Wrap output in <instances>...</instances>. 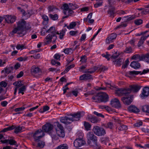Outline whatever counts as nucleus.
Returning a JSON list of instances; mask_svg holds the SVG:
<instances>
[{
  "instance_id": "obj_43",
  "label": "nucleus",
  "mask_w": 149,
  "mask_h": 149,
  "mask_svg": "<svg viewBox=\"0 0 149 149\" xmlns=\"http://www.w3.org/2000/svg\"><path fill=\"white\" fill-rule=\"evenodd\" d=\"M142 110L144 112L149 113V106L146 105L143 106Z\"/></svg>"
},
{
  "instance_id": "obj_33",
  "label": "nucleus",
  "mask_w": 149,
  "mask_h": 149,
  "mask_svg": "<svg viewBox=\"0 0 149 149\" xmlns=\"http://www.w3.org/2000/svg\"><path fill=\"white\" fill-rule=\"evenodd\" d=\"M24 128L23 127L18 126L16 127H15L14 132L16 134L19 133L22 131Z\"/></svg>"
},
{
  "instance_id": "obj_63",
  "label": "nucleus",
  "mask_w": 149,
  "mask_h": 149,
  "mask_svg": "<svg viewBox=\"0 0 149 149\" xmlns=\"http://www.w3.org/2000/svg\"><path fill=\"white\" fill-rule=\"evenodd\" d=\"M61 56L60 55L58 54H56L54 56V58L58 60H60V59Z\"/></svg>"
},
{
  "instance_id": "obj_19",
  "label": "nucleus",
  "mask_w": 149,
  "mask_h": 149,
  "mask_svg": "<svg viewBox=\"0 0 149 149\" xmlns=\"http://www.w3.org/2000/svg\"><path fill=\"white\" fill-rule=\"evenodd\" d=\"M31 71L32 74H35L39 72L40 70L38 67L33 65L32 67Z\"/></svg>"
},
{
  "instance_id": "obj_17",
  "label": "nucleus",
  "mask_w": 149,
  "mask_h": 149,
  "mask_svg": "<svg viewBox=\"0 0 149 149\" xmlns=\"http://www.w3.org/2000/svg\"><path fill=\"white\" fill-rule=\"evenodd\" d=\"M79 79L81 80H92V76L89 74H84L80 77Z\"/></svg>"
},
{
  "instance_id": "obj_42",
  "label": "nucleus",
  "mask_w": 149,
  "mask_h": 149,
  "mask_svg": "<svg viewBox=\"0 0 149 149\" xmlns=\"http://www.w3.org/2000/svg\"><path fill=\"white\" fill-rule=\"evenodd\" d=\"M49 16L52 19L54 20H57L58 18V16L56 14H55L54 15H53L52 14H50Z\"/></svg>"
},
{
  "instance_id": "obj_44",
  "label": "nucleus",
  "mask_w": 149,
  "mask_h": 149,
  "mask_svg": "<svg viewBox=\"0 0 149 149\" xmlns=\"http://www.w3.org/2000/svg\"><path fill=\"white\" fill-rule=\"evenodd\" d=\"M56 33L57 34L59 35V38L61 39H62L63 38V36L65 35V32L64 30H62L61 31L60 33H59L58 32H56Z\"/></svg>"
},
{
  "instance_id": "obj_15",
  "label": "nucleus",
  "mask_w": 149,
  "mask_h": 149,
  "mask_svg": "<svg viewBox=\"0 0 149 149\" xmlns=\"http://www.w3.org/2000/svg\"><path fill=\"white\" fill-rule=\"evenodd\" d=\"M117 37L116 34L115 33H112L109 35L106 40V43L109 44L112 42L113 40L115 39Z\"/></svg>"
},
{
  "instance_id": "obj_38",
  "label": "nucleus",
  "mask_w": 149,
  "mask_h": 149,
  "mask_svg": "<svg viewBox=\"0 0 149 149\" xmlns=\"http://www.w3.org/2000/svg\"><path fill=\"white\" fill-rule=\"evenodd\" d=\"M56 9V8L53 6H49L48 8V10L49 12H54Z\"/></svg>"
},
{
  "instance_id": "obj_5",
  "label": "nucleus",
  "mask_w": 149,
  "mask_h": 149,
  "mask_svg": "<svg viewBox=\"0 0 149 149\" xmlns=\"http://www.w3.org/2000/svg\"><path fill=\"white\" fill-rule=\"evenodd\" d=\"M92 99L95 102H106L108 101L109 97L106 93L101 92L96 94L93 97Z\"/></svg>"
},
{
  "instance_id": "obj_36",
  "label": "nucleus",
  "mask_w": 149,
  "mask_h": 149,
  "mask_svg": "<svg viewBox=\"0 0 149 149\" xmlns=\"http://www.w3.org/2000/svg\"><path fill=\"white\" fill-rule=\"evenodd\" d=\"M123 95H124L125 96L126 95L127 96L129 95V94L131 93L130 89V88L127 89H123Z\"/></svg>"
},
{
  "instance_id": "obj_10",
  "label": "nucleus",
  "mask_w": 149,
  "mask_h": 149,
  "mask_svg": "<svg viewBox=\"0 0 149 149\" xmlns=\"http://www.w3.org/2000/svg\"><path fill=\"white\" fill-rule=\"evenodd\" d=\"M97 138L92 132H89L87 133V138L88 140V143L89 144L93 141H96Z\"/></svg>"
},
{
  "instance_id": "obj_13",
  "label": "nucleus",
  "mask_w": 149,
  "mask_h": 149,
  "mask_svg": "<svg viewBox=\"0 0 149 149\" xmlns=\"http://www.w3.org/2000/svg\"><path fill=\"white\" fill-rule=\"evenodd\" d=\"M147 32V31L142 33L143 35L141 36L138 44V46L139 47L141 46L143 44L144 41L146 40V39L149 36V34L148 35H146V34Z\"/></svg>"
},
{
  "instance_id": "obj_1",
  "label": "nucleus",
  "mask_w": 149,
  "mask_h": 149,
  "mask_svg": "<svg viewBox=\"0 0 149 149\" xmlns=\"http://www.w3.org/2000/svg\"><path fill=\"white\" fill-rule=\"evenodd\" d=\"M30 26L28 23H26L23 19L19 21L17 24V26L15 28L12 32L13 34L17 33L20 37L24 36L26 33V30L29 29Z\"/></svg>"
},
{
  "instance_id": "obj_39",
  "label": "nucleus",
  "mask_w": 149,
  "mask_h": 149,
  "mask_svg": "<svg viewBox=\"0 0 149 149\" xmlns=\"http://www.w3.org/2000/svg\"><path fill=\"white\" fill-rule=\"evenodd\" d=\"M141 73V71H130L128 72V74L132 75H136Z\"/></svg>"
},
{
  "instance_id": "obj_26",
  "label": "nucleus",
  "mask_w": 149,
  "mask_h": 149,
  "mask_svg": "<svg viewBox=\"0 0 149 149\" xmlns=\"http://www.w3.org/2000/svg\"><path fill=\"white\" fill-rule=\"evenodd\" d=\"M98 69V67L97 66H94L92 68L86 70L85 71V72L87 73L91 74L94 72Z\"/></svg>"
},
{
  "instance_id": "obj_51",
  "label": "nucleus",
  "mask_w": 149,
  "mask_h": 149,
  "mask_svg": "<svg viewBox=\"0 0 149 149\" xmlns=\"http://www.w3.org/2000/svg\"><path fill=\"white\" fill-rule=\"evenodd\" d=\"M26 89V87L25 86H23L20 88L19 89L18 93H20L24 91Z\"/></svg>"
},
{
  "instance_id": "obj_14",
  "label": "nucleus",
  "mask_w": 149,
  "mask_h": 149,
  "mask_svg": "<svg viewBox=\"0 0 149 149\" xmlns=\"http://www.w3.org/2000/svg\"><path fill=\"white\" fill-rule=\"evenodd\" d=\"M149 94V87H146L144 88L143 90V91L140 95L141 98L143 99L146 97H147Z\"/></svg>"
},
{
  "instance_id": "obj_11",
  "label": "nucleus",
  "mask_w": 149,
  "mask_h": 149,
  "mask_svg": "<svg viewBox=\"0 0 149 149\" xmlns=\"http://www.w3.org/2000/svg\"><path fill=\"white\" fill-rule=\"evenodd\" d=\"M132 96L130 95H125L122 97L121 100L125 104L129 105L131 103L132 101Z\"/></svg>"
},
{
  "instance_id": "obj_40",
  "label": "nucleus",
  "mask_w": 149,
  "mask_h": 149,
  "mask_svg": "<svg viewBox=\"0 0 149 149\" xmlns=\"http://www.w3.org/2000/svg\"><path fill=\"white\" fill-rule=\"evenodd\" d=\"M127 127L124 125H121L118 128V130L120 131L125 130H127Z\"/></svg>"
},
{
  "instance_id": "obj_23",
  "label": "nucleus",
  "mask_w": 149,
  "mask_h": 149,
  "mask_svg": "<svg viewBox=\"0 0 149 149\" xmlns=\"http://www.w3.org/2000/svg\"><path fill=\"white\" fill-rule=\"evenodd\" d=\"M130 66L134 69H137L140 68V64L138 62L133 61L131 63Z\"/></svg>"
},
{
  "instance_id": "obj_31",
  "label": "nucleus",
  "mask_w": 149,
  "mask_h": 149,
  "mask_svg": "<svg viewBox=\"0 0 149 149\" xmlns=\"http://www.w3.org/2000/svg\"><path fill=\"white\" fill-rule=\"evenodd\" d=\"M84 125L86 130L88 131L91 130V126L88 123L85 122Z\"/></svg>"
},
{
  "instance_id": "obj_52",
  "label": "nucleus",
  "mask_w": 149,
  "mask_h": 149,
  "mask_svg": "<svg viewBox=\"0 0 149 149\" xmlns=\"http://www.w3.org/2000/svg\"><path fill=\"white\" fill-rule=\"evenodd\" d=\"M129 61L128 59H127L125 61L124 64L122 66V68H125L129 64Z\"/></svg>"
},
{
  "instance_id": "obj_6",
  "label": "nucleus",
  "mask_w": 149,
  "mask_h": 149,
  "mask_svg": "<svg viewBox=\"0 0 149 149\" xmlns=\"http://www.w3.org/2000/svg\"><path fill=\"white\" fill-rule=\"evenodd\" d=\"M92 130L94 133L98 136H103L106 133L104 129L97 125L94 126Z\"/></svg>"
},
{
  "instance_id": "obj_53",
  "label": "nucleus",
  "mask_w": 149,
  "mask_h": 149,
  "mask_svg": "<svg viewBox=\"0 0 149 149\" xmlns=\"http://www.w3.org/2000/svg\"><path fill=\"white\" fill-rule=\"evenodd\" d=\"M81 61L82 63H86V56H82L81 58Z\"/></svg>"
},
{
  "instance_id": "obj_22",
  "label": "nucleus",
  "mask_w": 149,
  "mask_h": 149,
  "mask_svg": "<svg viewBox=\"0 0 149 149\" xmlns=\"http://www.w3.org/2000/svg\"><path fill=\"white\" fill-rule=\"evenodd\" d=\"M0 142L2 143H6L7 144H10L11 145H15L16 142L12 139H6L4 140H1Z\"/></svg>"
},
{
  "instance_id": "obj_21",
  "label": "nucleus",
  "mask_w": 149,
  "mask_h": 149,
  "mask_svg": "<svg viewBox=\"0 0 149 149\" xmlns=\"http://www.w3.org/2000/svg\"><path fill=\"white\" fill-rule=\"evenodd\" d=\"M140 87L137 85H133L130 86V89L131 92V91L134 93L137 92L140 89Z\"/></svg>"
},
{
  "instance_id": "obj_25",
  "label": "nucleus",
  "mask_w": 149,
  "mask_h": 149,
  "mask_svg": "<svg viewBox=\"0 0 149 149\" xmlns=\"http://www.w3.org/2000/svg\"><path fill=\"white\" fill-rule=\"evenodd\" d=\"M115 91V93L118 96L123 95V89H119L114 88L113 89Z\"/></svg>"
},
{
  "instance_id": "obj_47",
  "label": "nucleus",
  "mask_w": 149,
  "mask_h": 149,
  "mask_svg": "<svg viewBox=\"0 0 149 149\" xmlns=\"http://www.w3.org/2000/svg\"><path fill=\"white\" fill-rule=\"evenodd\" d=\"M78 7V6L76 4L73 5L72 3H69V8L71 10H75Z\"/></svg>"
},
{
  "instance_id": "obj_57",
  "label": "nucleus",
  "mask_w": 149,
  "mask_h": 149,
  "mask_svg": "<svg viewBox=\"0 0 149 149\" xmlns=\"http://www.w3.org/2000/svg\"><path fill=\"white\" fill-rule=\"evenodd\" d=\"M139 0H127L125 1V3L126 4H128L132 2H136Z\"/></svg>"
},
{
  "instance_id": "obj_58",
  "label": "nucleus",
  "mask_w": 149,
  "mask_h": 149,
  "mask_svg": "<svg viewBox=\"0 0 149 149\" xmlns=\"http://www.w3.org/2000/svg\"><path fill=\"white\" fill-rule=\"evenodd\" d=\"M94 114L96 115V116H98L101 117L103 118H104V116L102 114H101V113H99L97 111H94Z\"/></svg>"
},
{
  "instance_id": "obj_59",
  "label": "nucleus",
  "mask_w": 149,
  "mask_h": 149,
  "mask_svg": "<svg viewBox=\"0 0 149 149\" xmlns=\"http://www.w3.org/2000/svg\"><path fill=\"white\" fill-rule=\"evenodd\" d=\"M25 107H22L15 109V111L16 112L22 111L24 110L25 109Z\"/></svg>"
},
{
  "instance_id": "obj_60",
  "label": "nucleus",
  "mask_w": 149,
  "mask_h": 149,
  "mask_svg": "<svg viewBox=\"0 0 149 149\" xmlns=\"http://www.w3.org/2000/svg\"><path fill=\"white\" fill-rule=\"evenodd\" d=\"M142 125V122L141 121L137 122L134 124V125L135 127H139Z\"/></svg>"
},
{
  "instance_id": "obj_50",
  "label": "nucleus",
  "mask_w": 149,
  "mask_h": 149,
  "mask_svg": "<svg viewBox=\"0 0 149 149\" xmlns=\"http://www.w3.org/2000/svg\"><path fill=\"white\" fill-rule=\"evenodd\" d=\"M62 8L63 10V11L64 10H68L70 8L69 4L68 5L66 3L64 4L63 5Z\"/></svg>"
},
{
  "instance_id": "obj_41",
  "label": "nucleus",
  "mask_w": 149,
  "mask_h": 149,
  "mask_svg": "<svg viewBox=\"0 0 149 149\" xmlns=\"http://www.w3.org/2000/svg\"><path fill=\"white\" fill-rule=\"evenodd\" d=\"M115 8L113 7L111 8V9H109L108 11V13L110 15V16L113 17H114L113 15L114 14L115 12L114 10Z\"/></svg>"
},
{
  "instance_id": "obj_28",
  "label": "nucleus",
  "mask_w": 149,
  "mask_h": 149,
  "mask_svg": "<svg viewBox=\"0 0 149 149\" xmlns=\"http://www.w3.org/2000/svg\"><path fill=\"white\" fill-rule=\"evenodd\" d=\"M124 60L122 58H118L115 61H113L114 64L117 66H120Z\"/></svg>"
},
{
  "instance_id": "obj_2",
  "label": "nucleus",
  "mask_w": 149,
  "mask_h": 149,
  "mask_svg": "<svg viewBox=\"0 0 149 149\" xmlns=\"http://www.w3.org/2000/svg\"><path fill=\"white\" fill-rule=\"evenodd\" d=\"M83 112H77L76 113L68 115L67 116L61 118L60 122L64 124H68L70 123L72 121L79 120L81 117L84 115Z\"/></svg>"
},
{
  "instance_id": "obj_30",
  "label": "nucleus",
  "mask_w": 149,
  "mask_h": 149,
  "mask_svg": "<svg viewBox=\"0 0 149 149\" xmlns=\"http://www.w3.org/2000/svg\"><path fill=\"white\" fill-rule=\"evenodd\" d=\"M76 48L73 49L72 48H67L64 49L63 52L65 54H69L70 53H72L73 51Z\"/></svg>"
},
{
  "instance_id": "obj_8",
  "label": "nucleus",
  "mask_w": 149,
  "mask_h": 149,
  "mask_svg": "<svg viewBox=\"0 0 149 149\" xmlns=\"http://www.w3.org/2000/svg\"><path fill=\"white\" fill-rule=\"evenodd\" d=\"M80 134V136H79V138L75 140L74 143V146L76 148L81 147L85 143V141L82 139L83 135L82 133Z\"/></svg>"
},
{
  "instance_id": "obj_48",
  "label": "nucleus",
  "mask_w": 149,
  "mask_h": 149,
  "mask_svg": "<svg viewBox=\"0 0 149 149\" xmlns=\"http://www.w3.org/2000/svg\"><path fill=\"white\" fill-rule=\"evenodd\" d=\"M143 21L141 19H137L134 20L135 24L137 25H139L142 23Z\"/></svg>"
},
{
  "instance_id": "obj_34",
  "label": "nucleus",
  "mask_w": 149,
  "mask_h": 149,
  "mask_svg": "<svg viewBox=\"0 0 149 149\" xmlns=\"http://www.w3.org/2000/svg\"><path fill=\"white\" fill-rule=\"evenodd\" d=\"M136 17L135 15H132L125 16L124 18L126 19L127 21H130L135 19Z\"/></svg>"
},
{
  "instance_id": "obj_55",
  "label": "nucleus",
  "mask_w": 149,
  "mask_h": 149,
  "mask_svg": "<svg viewBox=\"0 0 149 149\" xmlns=\"http://www.w3.org/2000/svg\"><path fill=\"white\" fill-rule=\"evenodd\" d=\"M0 85L1 87H2L5 88L7 86V84L4 81H2L0 83Z\"/></svg>"
},
{
  "instance_id": "obj_7",
  "label": "nucleus",
  "mask_w": 149,
  "mask_h": 149,
  "mask_svg": "<svg viewBox=\"0 0 149 149\" xmlns=\"http://www.w3.org/2000/svg\"><path fill=\"white\" fill-rule=\"evenodd\" d=\"M45 135L44 132L41 129L37 130L33 134V137L35 141H38Z\"/></svg>"
},
{
  "instance_id": "obj_16",
  "label": "nucleus",
  "mask_w": 149,
  "mask_h": 149,
  "mask_svg": "<svg viewBox=\"0 0 149 149\" xmlns=\"http://www.w3.org/2000/svg\"><path fill=\"white\" fill-rule=\"evenodd\" d=\"M5 18L6 21L8 23L14 22L15 20V17L14 16L11 15H7L5 16Z\"/></svg>"
},
{
  "instance_id": "obj_9",
  "label": "nucleus",
  "mask_w": 149,
  "mask_h": 149,
  "mask_svg": "<svg viewBox=\"0 0 149 149\" xmlns=\"http://www.w3.org/2000/svg\"><path fill=\"white\" fill-rule=\"evenodd\" d=\"M110 104L111 106L116 108L119 109L121 107L120 101L117 98L112 99L110 101Z\"/></svg>"
},
{
  "instance_id": "obj_29",
  "label": "nucleus",
  "mask_w": 149,
  "mask_h": 149,
  "mask_svg": "<svg viewBox=\"0 0 149 149\" xmlns=\"http://www.w3.org/2000/svg\"><path fill=\"white\" fill-rule=\"evenodd\" d=\"M63 12L65 15H68V16H71L74 13L73 11L70 8L66 10H64Z\"/></svg>"
},
{
  "instance_id": "obj_46",
  "label": "nucleus",
  "mask_w": 149,
  "mask_h": 149,
  "mask_svg": "<svg viewBox=\"0 0 149 149\" xmlns=\"http://www.w3.org/2000/svg\"><path fill=\"white\" fill-rule=\"evenodd\" d=\"M109 140L108 137H105L104 138H102L101 140V142L107 145V143H109Z\"/></svg>"
},
{
  "instance_id": "obj_61",
  "label": "nucleus",
  "mask_w": 149,
  "mask_h": 149,
  "mask_svg": "<svg viewBox=\"0 0 149 149\" xmlns=\"http://www.w3.org/2000/svg\"><path fill=\"white\" fill-rule=\"evenodd\" d=\"M24 46L23 45L19 44L17 45L16 48L17 49L22 50L24 48Z\"/></svg>"
},
{
  "instance_id": "obj_4",
  "label": "nucleus",
  "mask_w": 149,
  "mask_h": 149,
  "mask_svg": "<svg viewBox=\"0 0 149 149\" xmlns=\"http://www.w3.org/2000/svg\"><path fill=\"white\" fill-rule=\"evenodd\" d=\"M55 28L53 26L50 27L49 29L47 30V33H51L52 34H49L45 37L44 41L45 45L48 44L52 42L53 43L55 42L57 37L55 35L56 32H55Z\"/></svg>"
},
{
  "instance_id": "obj_62",
  "label": "nucleus",
  "mask_w": 149,
  "mask_h": 149,
  "mask_svg": "<svg viewBox=\"0 0 149 149\" xmlns=\"http://www.w3.org/2000/svg\"><path fill=\"white\" fill-rule=\"evenodd\" d=\"M102 55L103 57H105L106 58H107L108 60H109L110 58L109 57L111 56L110 54H109L106 53V55L103 54Z\"/></svg>"
},
{
  "instance_id": "obj_3",
  "label": "nucleus",
  "mask_w": 149,
  "mask_h": 149,
  "mask_svg": "<svg viewBox=\"0 0 149 149\" xmlns=\"http://www.w3.org/2000/svg\"><path fill=\"white\" fill-rule=\"evenodd\" d=\"M56 124L57 127L55 128V130L57 135L54 131L51 132L49 134L53 139L57 140L58 139V136L64 137L65 136V132L63 126L59 122H56Z\"/></svg>"
},
{
  "instance_id": "obj_24",
  "label": "nucleus",
  "mask_w": 149,
  "mask_h": 149,
  "mask_svg": "<svg viewBox=\"0 0 149 149\" xmlns=\"http://www.w3.org/2000/svg\"><path fill=\"white\" fill-rule=\"evenodd\" d=\"M89 145L94 149H100V145L97 143V140L91 142Z\"/></svg>"
},
{
  "instance_id": "obj_35",
  "label": "nucleus",
  "mask_w": 149,
  "mask_h": 149,
  "mask_svg": "<svg viewBox=\"0 0 149 149\" xmlns=\"http://www.w3.org/2000/svg\"><path fill=\"white\" fill-rule=\"evenodd\" d=\"M15 128V126L14 125H12V126L9 127L7 128H6L3 129L1 131L2 132H5L8 131L12 130Z\"/></svg>"
},
{
  "instance_id": "obj_20",
  "label": "nucleus",
  "mask_w": 149,
  "mask_h": 149,
  "mask_svg": "<svg viewBox=\"0 0 149 149\" xmlns=\"http://www.w3.org/2000/svg\"><path fill=\"white\" fill-rule=\"evenodd\" d=\"M128 110L130 112L138 113L139 111V109L134 105H131L128 108Z\"/></svg>"
},
{
  "instance_id": "obj_56",
  "label": "nucleus",
  "mask_w": 149,
  "mask_h": 149,
  "mask_svg": "<svg viewBox=\"0 0 149 149\" xmlns=\"http://www.w3.org/2000/svg\"><path fill=\"white\" fill-rule=\"evenodd\" d=\"M45 145V143L43 141H40L38 143V146L40 148H42Z\"/></svg>"
},
{
  "instance_id": "obj_27",
  "label": "nucleus",
  "mask_w": 149,
  "mask_h": 149,
  "mask_svg": "<svg viewBox=\"0 0 149 149\" xmlns=\"http://www.w3.org/2000/svg\"><path fill=\"white\" fill-rule=\"evenodd\" d=\"M88 119V121L94 123H97L99 121L97 118L94 116L89 117Z\"/></svg>"
},
{
  "instance_id": "obj_18",
  "label": "nucleus",
  "mask_w": 149,
  "mask_h": 149,
  "mask_svg": "<svg viewBox=\"0 0 149 149\" xmlns=\"http://www.w3.org/2000/svg\"><path fill=\"white\" fill-rule=\"evenodd\" d=\"M80 24L79 22H71L68 26H67V28L69 29H73L75 27L76 25L79 26Z\"/></svg>"
},
{
  "instance_id": "obj_32",
  "label": "nucleus",
  "mask_w": 149,
  "mask_h": 149,
  "mask_svg": "<svg viewBox=\"0 0 149 149\" xmlns=\"http://www.w3.org/2000/svg\"><path fill=\"white\" fill-rule=\"evenodd\" d=\"M132 58L134 60L141 61L142 60V58L139 54H135L132 57Z\"/></svg>"
},
{
  "instance_id": "obj_49",
  "label": "nucleus",
  "mask_w": 149,
  "mask_h": 149,
  "mask_svg": "<svg viewBox=\"0 0 149 149\" xmlns=\"http://www.w3.org/2000/svg\"><path fill=\"white\" fill-rule=\"evenodd\" d=\"M113 127V123L111 122H109L105 126L107 128H109L111 129H112Z\"/></svg>"
},
{
  "instance_id": "obj_37",
  "label": "nucleus",
  "mask_w": 149,
  "mask_h": 149,
  "mask_svg": "<svg viewBox=\"0 0 149 149\" xmlns=\"http://www.w3.org/2000/svg\"><path fill=\"white\" fill-rule=\"evenodd\" d=\"M68 147L67 145L66 144H63L58 146L56 148V149H68Z\"/></svg>"
},
{
  "instance_id": "obj_12",
  "label": "nucleus",
  "mask_w": 149,
  "mask_h": 149,
  "mask_svg": "<svg viewBox=\"0 0 149 149\" xmlns=\"http://www.w3.org/2000/svg\"><path fill=\"white\" fill-rule=\"evenodd\" d=\"M53 128V125L49 123H47L43 125L42 127L43 131L45 132H48L51 131Z\"/></svg>"
},
{
  "instance_id": "obj_45",
  "label": "nucleus",
  "mask_w": 149,
  "mask_h": 149,
  "mask_svg": "<svg viewBox=\"0 0 149 149\" xmlns=\"http://www.w3.org/2000/svg\"><path fill=\"white\" fill-rule=\"evenodd\" d=\"M13 85L17 87V88L22 86L21 81H15L13 83Z\"/></svg>"
},
{
  "instance_id": "obj_64",
  "label": "nucleus",
  "mask_w": 149,
  "mask_h": 149,
  "mask_svg": "<svg viewBox=\"0 0 149 149\" xmlns=\"http://www.w3.org/2000/svg\"><path fill=\"white\" fill-rule=\"evenodd\" d=\"M144 58L147 62L149 63V54H146L144 56Z\"/></svg>"
},
{
  "instance_id": "obj_54",
  "label": "nucleus",
  "mask_w": 149,
  "mask_h": 149,
  "mask_svg": "<svg viewBox=\"0 0 149 149\" xmlns=\"http://www.w3.org/2000/svg\"><path fill=\"white\" fill-rule=\"evenodd\" d=\"M27 57H20L18 58L17 59L19 61H26L27 60Z\"/></svg>"
}]
</instances>
